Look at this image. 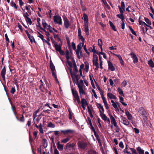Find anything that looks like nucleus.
<instances>
[{
  "label": "nucleus",
  "mask_w": 154,
  "mask_h": 154,
  "mask_svg": "<svg viewBox=\"0 0 154 154\" xmlns=\"http://www.w3.org/2000/svg\"><path fill=\"white\" fill-rule=\"evenodd\" d=\"M72 92L73 96V100L76 101L78 104H80L81 103V101L77 91L72 89Z\"/></svg>",
  "instance_id": "1"
},
{
  "label": "nucleus",
  "mask_w": 154,
  "mask_h": 154,
  "mask_svg": "<svg viewBox=\"0 0 154 154\" xmlns=\"http://www.w3.org/2000/svg\"><path fill=\"white\" fill-rule=\"evenodd\" d=\"M111 123L112 124H113L114 126L116 128V131L118 132L120 131V128L117 125V122L114 117L112 115H109Z\"/></svg>",
  "instance_id": "2"
},
{
  "label": "nucleus",
  "mask_w": 154,
  "mask_h": 154,
  "mask_svg": "<svg viewBox=\"0 0 154 154\" xmlns=\"http://www.w3.org/2000/svg\"><path fill=\"white\" fill-rule=\"evenodd\" d=\"M62 44H57L56 42H54V47L56 51H58L60 54L62 55H63L65 54L64 51L62 50L61 47Z\"/></svg>",
  "instance_id": "3"
},
{
  "label": "nucleus",
  "mask_w": 154,
  "mask_h": 154,
  "mask_svg": "<svg viewBox=\"0 0 154 154\" xmlns=\"http://www.w3.org/2000/svg\"><path fill=\"white\" fill-rule=\"evenodd\" d=\"M54 20L55 24H58L60 25L62 24V20L60 17L58 15L54 16L53 17Z\"/></svg>",
  "instance_id": "4"
},
{
  "label": "nucleus",
  "mask_w": 154,
  "mask_h": 154,
  "mask_svg": "<svg viewBox=\"0 0 154 154\" xmlns=\"http://www.w3.org/2000/svg\"><path fill=\"white\" fill-rule=\"evenodd\" d=\"M65 56L67 60L70 59L72 60V62H73L75 60L72 56L71 53L69 52L68 50H67L66 51Z\"/></svg>",
  "instance_id": "5"
},
{
  "label": "nucleus",
  "mask_w": 154,
  "mask_h": 154,
  "mask_svg": "<svg viewBox=\"0 0 154 154\" xmlns=\"http://www.w3.org/2000/svg\"><path fill=\"white\" fill-rule=\"evenodd\" d=\"M78 87L79 89V91L80 95V97L82 98V95L85 94V92L83 88V86L82 85L78 84Z\"/></svg>",
  "instance_id": "6"
},
{
  "label": "nucleus",
  "mask_w": 154,
  "mask_h": 154,
  "mask_svg": "<svg viewBox=\"0 0 154 154\" xmlns=\"http://www.w3.org/2000/svg\"><path fill=\"white\" fill-rule=\"evenodd\" d=\"M78 146L82 149H85L87 146L86 143L83 141H79L78 143Z\"/></svg>",
  "instance_id": "7"
},
{
  "label": "nucleus",
  "mask_w": 154,
  "mask_h": 154,
  "mask_svg": "<svg viewBox=\"0 0 154 154\" xmlns=\"http://www.w3.org/2000/svg\"><path fill=\"white\" fill-rule=\"evenodd\" d=\"M98 61V57L97 56L96 54H93V65L95 66L99 65Z\"/></svg>",
  "instance_id": "8"
},
{
  "label": "nucleus",
  "mask_w": 154,
  "mask_h": 154,
  "mask_svg": "<svg viewBox=\"0 0 154 154\" xmlns=\"http://www.w3.org/2000/svg\"><path fill=\"white\" fill-rule=\"evenodd\" d=\"M78 37L79 39L81 40L82 42V45H84V43L85 42V39L83 37V36L82 35V32L81 31V30L80 28L79 27L78 29Z\"/></svg>",
  "instance_id": "9"
},
{
  "label": "nucleus",
  "mask_w": 154,
  "mask_h": 154,
  "mask_svg": "<svg viewBox=\"0 0 154 154\" xmlns=\"http://www.w3.org/2000/svg\"><path fill=\"white\" fill-rule=\"evenodd\" d=\"M63 18L64 21V25L66 29H68L70 25L69 21L68 18L66 16H64Z\"/></svg>",
  "instance_id": "10"
},
{
  "label": "nucleus",
  "mask_w": 154,
  "mask_h": 154,
  "mask_svg": "<svg viewBox=\"0 0 154 154\" xmlns=\"http://www.w3.org/2000/svg\"><path fill=\"white\" fill-rule=\"evenodd\" d=\"M121 118L122 121V123L124 125L127 126H128L129 125V122L128 121L125 117L121 116Z\"/></svg>",
  "instance_id": "11"
},
{
  "label": "nucleus",
  "mask_w": 154,
  "mask_h": 154,
  "mask_svg": "<svg viewBox=\"0 0 154 154\" xmlns=\"http://www.w3.org/2000/svg\"><path fill=\"white\" fill-rule=\"evenodd\" d=\"M138 112L139 114L143 117H146V112L143 108L141 107L139 109Z\"/></svg>",
  "instance_id": "12"
},
{
  "label": "nucleus",
  "mask_w": 154,
  "mask_h": 154,
  "mask_svg": "<svg viewBox=\"0 0 154 154\" xmlns=\"http://www.w3.org/2000/svg\"><path fill=\"white\" fill-rule=\"evenodd\" d=\"M130 55L131 58L133 60V62L134 63H137L138 62V59L136 55L133 52H131Z\"/></svg>",
  "instance_id": "13"
},
{
  "label": "nucleus",
  "mask_w": 154,
  "mask_h": 154,
  "mask_svg": "<svg viewBox=\"0 0 154 154\" xmlns=\"http://www.w3.org/2000/svg\"><path fill=\"white\" fill-rule=\"evenodd\" d=\"M75 146V145L74 143H68L66 144L65 149L66 150H70L71 148H73Z\"/></svg>",
  "instance_id": "14"
},
{
  "label": "nucleus",
  "mask_w": 154,
  "mask_h": 154,
  "mask_svg": "<svg viewBox=\"0 0 154 154\" xmlns=\"http://www.w3.org/2000/svg\"><path fill=\"white\" fill-rule=\"evenodd\" d=\"M125 114L128 119L130 120H132L133 119V117L132 115L130 114V112L127 109H125Z\"/></svg>",
  "instance_id": "15"
},
{
  "label": "nucleus",
  "mask_w": 154,
  "mask_h": 154,
  "mask_svg": "<svg viewBox=\"0 0 154 154\" xmlns=\"http://www.w3.org/2000/svg\"><path fill=\"white\" fill-rule=\"evenodd\" d=\"M109 69L111 71H114L115 70V68L113 66L112 63L109 61L108 62Z\"/></svg>",
  "instance_id": "16"
},
{
  "label": "nucleus",
  "mask_w": 154,
  "mask_h": 154,
  "mask_svg": "<svg viewBox=\"0 0 154 154\" xmlns=\"http://www.w3.org/2000/svg\"><path fill=\"white\" fill-rule=\"evenodd\" d=\"M61 132L63 133L64 134H69L72 133L74 131L72 130L68 129L65 130L60 131Z\"/></svg>",
  "instance_id": "17"
},
{
  "label": "nucleus",
  "mask_w": 154,
  "mask_h": 154,
  "mask_svg": "<svg viewBox=\"0 0 154 154\" xmlns=\"http://www.w3.org/2000/svg\"><path fill=\"white\" fill-rule=\"evenodd\" d=\"M23 15L25 19L26 22L27 23H29L30 25H31L32 23V22L30 18L26 15L25 13L23 14Z\"/></svg>",
  "instance_id": "18"
},
{
  "label": "nucleus",
  "mask_w": 154,
  "mask_h": 154,
  "mask_svg": "<svg viewBox=\"0 0 154 154\" xmlns=\"http://www.w3.org/2000/svg\"><path fill=\"white\" fill-rule=\"evenodd\" d=\"M97 107L99 109V111L100 113H103L104 112V110L103 106L100 104L98 103L97 105Z\"/></svg>",
  "instance_id": "19"
},
{
  "label": "nucleus",
  "mask_w": 154,
  "mask_h": 154,
  "mask_svg": "<svg viewBox=\"0 0 154 154\" xmlns=\"http://www.w3.org/2000/svg\"><path fill=\"white\" fill-rule=\"evenodd\" d=\"M6 69L5 67V66L2 69L1 72V75L3 79H5V75L6 74Z\"/></svg>",
  "instance_id": "20"
},
{
  "label": "nucleus",
  "mask_w": 154,
  "mask_h": 154,
  "mask_svg": "<svg viewBox=\"0 0 154 154\" xmlns=\"http://www.w3.org/2000/svg\"><path fill=\"white\" fill-rule=\"evenodd\" d=\"M84 29L86 34L87 35H89L88 24H84Z\"/></svg>",
  "instance_id": "21"
},
{
  "label": "nucleus",
  "mask_w": 154,
  "mask_h": 154,
  "mask_svg": "<svg viewBox=\"0 0 154 154\" xmlns=\"http://www.w3.org/2000/svg\"><path fill=\"white\" fill-rule=\"evenodd\" d=\"M10 103L11 105V108L12 110L13 111V112L14 114V115H15V116H16V114L17 113V112H16V109L15 107V106H14L13 105L11 101H10Z\"/></svg>",
  "instance_id": "22"
},
{
  "label": "nucleus",
  "mask_w": 154,
  "mask_h": 154,
  "mask_svg": "<svg viewBox=\"0 0 154 154\" xmlns=\"http://www.w3.org/2000/svg\"><path fill=\"white\" fill-rule=\"evenodd\" d=\"M107 97L110 99H116V96L111 93H108L107 94Z\"/></svg>",
  "instance_id": "23"
},
{
  "label": "nucleus",
  "mask_w": 154,
  "mask_h": 154,
  "mask_svg": "<svg viewBox=\"0 0 154 154\" xmlns=\"http://www.w3.org/2000/svg\"><path fill=\"white\" fill-rule=\"evenodd\" d=\"M83 17L84 20V24H88V17L87 15L85 13L83 14Z\"/></svg>",
  "instance_id": "24"
},
{
  "label": "nucleus",
  "mask_w": 154,
  "mask_h": 154,
  "mask_svg": "<svg viewBox=\"0 0 154 154\" xmlns=\"http://www.w3.org/2000/svg\"><path fill=\"white\" fill-rule=\"evenodd\" d=\"M57 147L58 149L60 151H62L63 149V145L61 144L60 142H58L57 143Z\"/></svg>",
  "instance_id": "25"
},
{
  "label": "nucleus",
  "mask_w": 154,
  "mask_h": 154,
  "mask_svg": "<svg viewBox=\"0 0 154 154\" xmlns=\"http://www.w3.org/2000/svg\"><path fill=\"white\" fill-rule=\"evenodd\" d=\"M137 150L139 154H144V151L139 146L137 148Z\"/></svg>",
  "instance_id": "26"
},
{
  "label": "nucleus",
  "mask_w": 154,
  "mask_h": 154,
  "mask_svg": "<svg viewBox=\"0 0 154 154\" xmlns=\"http://www.w3.org/2000/svg\"><path fill=\"white\" fill-rule=\"evenodd\" d=\"M81 98V102L82 104V105H88V103L86 100L85 99L83 98L82 97Z\"/></svg>",
  "instance_id": "27"
},
{
  "label": "nucleus",
  "mask_w": 154,
  "mask_h": 154,
  "mask_svg": "<svg viewBox=\"0 0 154 154\" xmlns=\"http://www.w3.org/2000/svg\"><path fill=\"white\" fill-rule=\"evenodd\" d=\"M119 103L118 102H116L112 104L116 111H118L119 110L117 106V105H119Z\"/></svg>",
  "instance_id": "28"
},
{
  "label": "nucleus",
  "mask_w": 154,
  "mask_h": 154,
  "mask_svg": "<svg viewBox=\"0 0 154 154\" xmlns=\"http://www.w3.org/2000/svg\"><path fill=\"white\" fill-rule=\"evenodd\" d=\"M70 139V138L69 137H67L61 140V143H65L68 142Z\"/></svg>",
  "instance_id": "29"
},
{
  "label": "nucleus",
  "mask_w": 154,
  "mask_h": 154,
  "mask_svg": "<svg viewBox=\"0 0 154 154\" xmlns=\"http://www.w3.org/2000/svg\"><path fill=\"white\" fill-rule=\"evenodd\" d=\"M15 117L17 120L19 121L20 122H25V119L23 114H22V116L20 118V119L18 118V117H17V116H16Z\"/></svg>",
  "instance_id": "30"
},
{
  "label": "nucleus",
  "mask_w": 154,
  "mask_h": 154,
  "mask_svg": "<svg viewBox=\"0 0 154 154\" xmlns=\"http://www.w3.org/2000/svg\"><path fill=\"white\" fill-rule=\"evenodd\" d=\"M100 116L103 120L104 121H106V120L108 118L104 113H100Z\"/></svg>",
  "instance_id": "31"
},
{
  "label": "nucleus",
  "mask_w": 154,
  "mask_h": 154,
  "mask_svg": "<svg viewBox=\"0 0 154 154\" xmlns=\"http://www.w3.org/2000/svg\"><path fill=\"white\" fill-rule=\"evenodd\" d=\"M68 111L69 112V119H72L74 117V114L70 109H68Z\"/></svg>",
  "instance_id": "32"
},
{
  "label": "nucleus",
  "mask_w": 154,
  "mask_h": 154,
  "mask_svg": "<svg viewBox=\"0 0 154 154\" xmlns=\"http://www.w3.org/2000/svg\"><path fill=\"white\" fill-rule=\"evenodd\" d=\"M98 45L100 46L101 49L102 51H103V48H102V45H103V42L102 41L101 39H99L98 40Z\"/></svg>",
  "instance_id": "33"
},
{
  "label": "nucleus",
  "mask_w": 154,
  "mask_h": 154,
  "mask_svg": "<svg viewBox=\"0 0 154 154\" xmlns=\"http://www.w3.org/2000/svg\"><path fill=\"white\" fill-rule=\"evenodd\" d=\"M40 82L41 84L40 86V88L41 89V90L42 91H44L45 89H44V87L43 86V82L42 80H40Z\"/></svg>",
  "instance_id": "34"
},
{
  "label": "nucleus",
  "mask_w": 154,
  "mask_h": 154,
  "mask_svg": "<svg viewBox=\"0 0 154 154\" xmlns=\"http://www.w3.org/2000/svg\"><path fill=\"white\" fill-rule=\"evenodd\" d=\"M148 64L152 68L154 67V63L151 60L148 61Z\"/></svg>",
  "instance_id": "35"
},
{
  "label": "nucleus",
  "mask_w": 154,
  "mask_h": 154,
  "mask_svg": "<svg viewBox=\"0 0 154 154\" xmlns=\"http://www.w3.org/2000/svg\"><path fill=\"white\" fill-rule=\"evenodd\" d=\"M109 23L110 26L111 27V28H112V29L115 31H117L116 29L115 26L114 25L113 23L111 22V21H109Z\"/></svg>",
  "instance_id": "36"
},
{
  "label": "nucleus",
  "mask_w": 154,
  "mask_h": 154,
  "mask_svg": "<svg viewBox=\"0 0 154 154\" xmlns=\"http://www.w3.org/2000/svg\"><path fill=\"white\" fill-rule=\"evenodd\" d=\"M117 17L122 19V21H124L125 17L123 15V14H117Z\"/></svg>",
  "instance_id": "37"
},
{
  "label": "nucleus",
  "mask_w": 154,
  "mask_h": 154,
  "mask_svg": "<svg viewBox=\"0 0 154 154\" xmlns=\"http://www.w3.org/2000/svg\"><path fill=\"white\" fill-rule=\"evenodd\" d=\"M76 52L78 58L79 59L81 58L82 57V55L81 54L82 51H76Z\"/></svg>",
  "instance_id": "38"
},
{
  "label": "nucleus",
  "mask_w": 154,
  "mask_h": 154,
  "mask_svg": "<svg viewBox=\"0 0 154 154\" xmlns=\"http://www.w3.org/2000/svg\"><path fill=\"white\" fill-rule=\"evenodd\" d=\"M103 2L104 5L108 9L110 8V7L108 5L106 1V0H101Z\"/></svg>",
  "instance_id": "39"
},
{
  "label": "nucleus",
  "mask_w": 154,
  "mask_h": 154,
  "mask_svg": "<svg viewBox=\"0 0 154 154\" xmlns=\"http://www.w3.org/2000/svg\"><path fill=\"white\" fill-rule=\"evenodd\" d=\"M103 101V103H104V106H105L106 108L107 109H109V107L108 106V104L107 103V102L106 101V100H104Z\"/></svg>",
  "instance_id": "40"
},
{
  "label": "nucleus",
  "mask_w": 154,
  "mask_h": 154,
  "mask_svg": "<svg viewBox=\"0 0 154 154\" xmlns=\"http://www.w3.org/2000/svg\"><path fill=\"white\" fill-rule=\"evenodd\" d=\"M72 62L73 63V66L74 70L76 72H78V70L77 69V67L76 66V65L75 62V61L74 60V61Z\"/></svg>",
  "instance_id": "41"
},
{
  "label": "nucleus",
  "mask_w": 154,
  "mask_h": 154,
  "mask_svg": "<svg viewBox=\"0 0 154 154\" xmlns=\"http://www.w3.org/2000/svg\"><path fill=\"white\" fill-rule=\"evenodd\" d=\"M129 28L131 33L135 36H136L137 35V34L134 29L130 26H129Z\"/></svg>",
  "instance_id": "42"
},
{
  "label": "nucleus",
  "mask_w": 154,
  "mask_h": 154,
  "mask_svg": "<svg viewBox=\"0 0 154 154\" xmlns=\"http://www.w3.org/2000/svg\"><path fill=\"white\" fill-rule=\"evenodd\" d=\"M39 37L42 39L43 42L44 43L45 42H46V40L44 38L43 35L40 33H39Z\"/></svg>",
  "instance_id": "43"
},
{
  "label": "nucleus",
  "mask_w": 154,
  "mask_h": 154,
  "mask_svg": "<svg viewBox=\"0 0 154 154\" xmlns=\"http://www.w3.org/2000/svg\"><path fill=\"white\" fill-rule=\"evenodd\" d=\"M47 127L50 128H54L55 127V125L54 124H53L51 122H49L48 123Z\"/></svg>",
  "instance_id": "44"
},
{
  "label": "nucleus",
  "mask_w": 154,
  "mask_h": 154,
  "mask_svg": "<svg viewBox=\"0 0 154 154\" xmlns=\"http://www.w3.org/2000/svg\"><path fill=\"white\" fill-rule=\"evenodd\" d=\"M50 68L52 71H54L55 70V67L52 63H50Z\"/></svg>",
  "instance_id": "45"
},
{
  "label": "nucleus",
  "mask_w": 154,
  "mask_h": 154,
  "mask_svg": "<svg viewBox=\"0 0 154 154\" xmlns=\"http://www.w3.org/2000/svg\"><path fill=\"white\" fill-rule=\"evenodd\" d=\"M77 49L76 50V51H81V50L82 49V45L81 44H79L77 46Z\"/></svg>",
  "instance_id": "46"
},
{
  "label": "nucleus",
  "mask_w": 154,
  "mask_h": 154,
  "mask_svg": "<svg viewBox=\"0 0 154 154\" xmlns=\"http://www.w3.org/2000/svg\"><path fill=\"white\" fill-rule=\"evenodd\" d=\"M94 134L98 141H99L100 140L99 135L96 132L94 133Z\"/></svg>",
  "instance_id": "47"
},
{
  "label": "nucleus",
  "mask_w": 154,
  "mask_h": 154,
  "mask_svg": "<svg viewBox=\"0 0 154 154\" xmlns=\"http://www.w3.org/2000/svg\"><path fill=\"white\" fill-rule=\"evenodd\" d=\"M38 112V109H37L35 112H34L33 114V120L37 117V114Z\"/></svg>",
  "instance_id": "48"
},
{
  "label": "nucleus",
  "mask_w": 154,
  "mask_h": 154,
  "mask_svg": "<svg viewBox=\"0 0 154 154\" xmlns=\"http://www.w3.org/2000/svg\"><path fill=\"white\" fill-rule=\"evenodd\" d=\"M118 91L119 94L122 96H124V94L122 90L120 88H118Z\"/></svg>",
  "instance_id": "49"
},
{
  "label": "nucleus",
  "mask_w": 154,
  "mask_h": 154,
  "mask_svg": "<svg viewBox=\"0 0 154 154\" xmlns=\"http://www.w3.org/2000/svg\"><path fill=\"white\" fill-rule=\"evenodd\" d=\"M48 29L51 32H53V29H54V28L51 27L50 25H48Z\"/></svg>",
  "instance_id": "50"
},
{
  "label": "nucleus",
  "mask_w": 154,
  "mask_h": 154,
  "mask_svg": "<svg viewBox=\"0 0 154 154\" xmlns=\"http://www.w3.org/2000/svg\"><path fill=\"white\" fill-rule=\"evenodd\" d=\"M89 123L90 124V125L91 126V129L92 130V131L94 132V133H95L96 132L94 128V127H93L91 122V120L89 121Z\"/></svg>",
  "instance_id": "51"
},
{
  "label": "nucleus",
  "mask_w": 154,
  "mask_h": 154,
  "mask_svg": "<svg viewBox=\"0 0 154 154\" xmlns=\"http://www.w3.org/2000/svg\"><path fill=\"white\" fill-rule=\"evenodd\" d=\"M42 25L44 28H47V24L46 23L45 21L43 20H42Z\"/></svg>",
  "instance_id": "52"
},
{
  "label": "nucleus",
  "mask_w": 154,
  "mask_h": 154,
  "mask_svg": "<svg viewBox=\"0 0 154 154\" xmlns=\"http://www.w3.org/2000/svg\"><path fill=\"white\" fill-rule=\"evenodd\" d=\"M11 4L12 7H14L15 9H17V7L15 3H14L13 1H11Z\"/></svg>",
  "instance_id": "53"
},
{
  "label": "nucleus",
  "mask_w": 154,
  "mask_h": 154,
  "mask_svg": "<svg viewBox=\"0 0 154 154\" xmlns=\"http://www.w3.org/2000/svg\"><path fill=\"white\" fill-rule=\"evenodd\" d=\"M37 133H38L37 131H35L33 133L34 137V139L35 140L36 139V140L37 139V138H36Z\"/></svg>",
  "instance_id": "54"
},
{
  "label": "nucleus",
  "mask_w": 154,
  "mask_h": 154,
  "mask_svg": "<svg viewBox=\"0 0 154 154\" xmlns=\"http://www.w3.org/2000/svg\"><path fill=\"white\" fill-rule=\"evenodd\" d=\"M145 21L149 25H150L151 24V22L150 20L147 18H145Z\"/></svg>",
  "instance_id": "55"
},
{
  "label": "nucleus",
  "mask_w": 154,
  "mask_h": 154,
  "mask_svg": "<svg viewBox=\"0 0 154 154\" xmlns=\"http://www.w3.org/2000/svg\"><path fill=\"white\" fill-rule=\"evenodd\" d=\"M118 7L119 9L120 14H123L124 13V11L125 10V9L122 8L119 6Z\"/></svg>",
  "instance_id": "56"
},
{
  "label": "nucleus",
  "mask_w": 154,
  "mask_h": 154,
  "mask_svg": "<svg viewBox=\"0 0 154 154\" xmlns=\"http://www.w3.org/2000/svg\"><path fill=\"white\" fill-rule=\"evenodd\" d=\"M66 62L68 63V65L71 68H72V64L70 61H69V60H67Z\"/></svg>",
  "instance_id": "57"
},
{
  "label": "nucleus",
  "mask_w": 154,
  "mask_h": 154,
  "mask_svg": "<svg viewBox=\"0 0 154 154\" xmlns=\"http://www.w3.org/2000/svg\"><path fill=\"white\" fill-rule=\"evenodd\" d=\"M39 131H40L41 134H43L44 133L43 131V129L41 127V124L39 125Z\"/></svg>",
  "instance_id": "58"
},
{
  "label": "nucleus",
  "mask_w": 154,
  "mask_h": 154,
  "mask_svg": "<svg viewBox=\"0 0 154 154\" xmlns=\"http://www.w3.org/2000/svg\"><path fill=\"white\" fill-rule=\"evenodd\" d=\"M15 91L16 90L15 87H12L11 88L10 92L12 94H14L15 92Z\"/></svg>",
  "instance_id": "59"
},
{
  "label": "nucleus",
  "mask_w": 154,
  "mask_h": 154,
  "mask_svg": "<svg viewBox=\"0 0 154 154\" xmlns=\"http://www.w3.org/2000/svg\"><path fill=\"white\" fill-rule=\"evenodd\" d=\"M32 120V119L30 118L29 119L28 121L27 122V125L29 127L31 125Z\"/></svg>",
  "instance_id": "60"
},
{
  "label": "nucleus",
  "mask_w": 154,
  "mask_h": 154,
  "mask_svg": "<svg viewBox=\"0 0 154 154\" xmlns=\"http://www.w3.org/2000/svg\"><path fill=\"white\" fill-rule=\"evenodd\" d=\"M5 40L7 42H9V40L7 34L6 33L5 34Z\"/></svg>",
  "instance_id": "61"
},
{
  "label": "nucleus",
  "mask_w": 154,
  "mask_h": 154,
  "mask_svg": "<svg viewBox=\"0 0 154 154\" xmlns=\"http://www.w3.org/2000/svg\"><path fill=\"white\" fill-rule=\"evenodd\" d=\"M119 147L122 149H123L124 148V145L122 142H120L119 143Z\"/></svg>",
  "instance_id": "62"
},
{
  "label": "nucleus",
  "mask_w": 154,
  "mask_h": 154,
  "mask_svg": "<svg viewBox=\"0 0 154 154\" xmlns=\"http://www.w3.org/2000/svg\"><path fill=\"white\" fill-rule=\"evenodd\" d=\"M72 48L74 50H75L76 51V47L75 45V43L73 42L72 43Z\"/></svg>",
  "instance_id": "63"
},
{
  "label": "nucleus",
  "mask_w": 154,
  "mask_h": 154,
  "mask_svg": "<svg viewBox=\"0 0 154 154\" xmlns=\"http://www.w3.org/2000/svg\"><path fill=\"white\" fill-rule=\"evenodd\" d=\"M88 154H97L96 152L94 151V150H91L90 151L89 153Z\"/></svg>",
  "instance_id": "64"
}]
</instances>
